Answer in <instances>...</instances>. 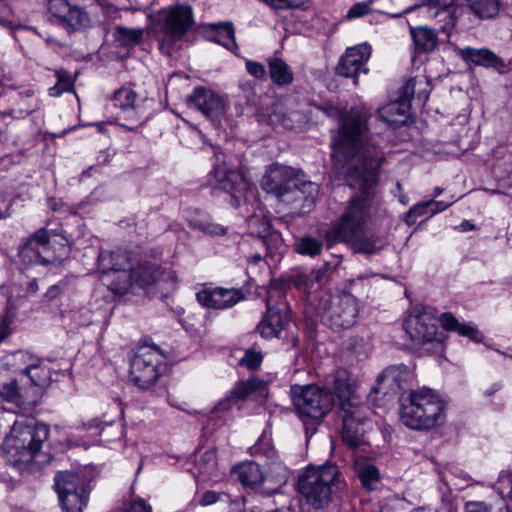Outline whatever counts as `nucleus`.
<instances>
[{
	"instance_id": "a878e982",
	"label": "nucleus",
	"mask_w": 512,
	"mask_h": 512,
	"mask_svg": "<svg viewBox=\"0 0 512 512\" xmlns=\"http://www.w3.org/2000/svg\"><path fill=\"white\" fill-rule=\"evenodd\" d=\"M6 97L12 101L8 113L15 117L29 115L38 109V102L34 98V91L32 89H27L24 92L12 90L7 95H4L0 101L4 102Z\"/></svg>"
},
{
	"instance_id": "5fc2aeb1",
	"label": "nucleus",
	"mask_w": 512,
	"mask_h": 512,
	"mask_svg": "<svg viewBox=\"0 0 512 512\" xmlns=\"http://www.w3.org/2000/svg\"><path fill=\"white\" fill-rule=\"evenodd\" d=\"M220 499V494L215 491H206L199 500L202 506H208L216 503Z\"/></svg>"
},
{
	"instance_id": "393cba45",
	"label": "nucleus",
	"mask_w": 512,
	"mask_h": 512,
	"mask_svg": "<svg viewBox=\"0 0 512 512\" xmlns=\"http://www.w3.org/2000/svg\"><path fill=\"white\" fill-rule=\"evenodd\" d=\"M377 166L376 160L369 159L361 169L358 167H348L349 186L353 189H358L364 197H367L376 183L374 169Z\"/></svg>"
},
{
	"instance_id": "2f4dec72",
	"label": "nucleus",
	"mask_w": 512,
	"mask_h": 512,
	"mask_svg": "<svg viewBox=\"0 0 512 512\" xmlns=\"http://www.w3.org/2000/svg\"><path fill=\"white\" fill-rule=\"evenodd\" d=\"M102 281L116 293H125L133 284L131 270L123 271H103Z\"/></svg>"
},
{
	"instance_id": "a18cd8bd",
	"label": "nucleus",
	"mask_w": 512,
	"mask_h": 512,
	"mask_svg": "<svg viewBox=\"0 0 512 512\" xmlns=\"http://www.w3.org/2000/svg\"><path fill=\"white\" fill-rule=\"evenodd\" d=\"M296 251L303 255L316 256L322 250V243L312 237H304L296 244Z\"/></svg>"
},
{
	"instance_id": "b1692460",
	"label": "nucleus",
	"mask_w": 512,
	"mask_h": 512,
	"mask_svg": "<svg viewBox=\"0 0 512 512\" xmlns=\"http://www.w3.org/2000/svg\"><path fill=\"white\" fill-rule=\"evenodd\" d=\"M293 171L291 168L279 164L270 166L262 179V188L268 192L279 197L282 193L290 187L294 181H292Z\"/></svg>"
},
{
	"instance_id": "13d9d810",
	"label": "nucleus",
	"mask_w": 512,
	"mask_h": 512,
	"mask_svg": "<svg viewBox=\"0 0 512 512\" xmlns=\"http://www.w3.org/2000/svg\"><path fill=\"white\" fill-rule=\"evenodd\" d=\"M454 4V0H427V5L430 7H439L446 10Z\"/></svg>"
},
{
	"instance_id": "6e6552de",
	"label": "nucleus",
	"mask_w": 512,
	"mask_h": 512,
	"mask_svg": "<svg viewBox=\"0 0 512 512\" xmlns=\"http://www.w3.org/2000/svg\"><path fill=\"white\" fill-rule=\"evenodd\" d=\"M334 388L343 418L342 440L356 451L364 445V431L361 425L365 418V407L360 405L348 382L338 379Z\"/></svg>"
},
{
	"instance_id": "603ef678",
	"label": "nucleus",
	"mask_w": 512,
	"mask_h": 512,
	"mask_svg": "<svg viewBox=\"0 0 512 512\" xmlns=\"http://www.w3.org/2000/svg\"><path fill=\"white\" fill-rule=\"evenodd\" d=\"M245 66L248 73L256 79H263L266 76V69L264 65L259 62L247 60Z\"/></svg>"
},
{
	"instance_id": "20e7f679",
	"label": "nucleus",
	"mask_w": 512,
	"mask_h": 512,
	"mask_svg": "<svg viewBox=\"0 0 512 512\" xmlns=\"http://www.w3.org/2000/svg\"><path fill=\"white\" fill-rule=\"evenodd\" d=\"M368 215L364 199L352 198L350 206L342 215L340 222L326 233L327 239L333 243H351L356 252L374 253L377 249V240L367 237L364 228Z\"/></svg>"
},
{
	"instance_id": "a19ab883",
	"label": "nucleus",
	"mask_w": 512,
	"mask_h": 512,
	"mask_svg": "<svg viewBox=\"0 0 512 512\" xmlns=\"http://www.w3.org/2000/svg\"><path fill=\"white\" fill-rule=\"evenodd\" d=\"M295 117H299V115L295 113L287 114L284 107L277 104L274 106L269 119L272 124H278L286 129H292L295 126Z\"/></svg>"
},
{
	"instance_id": "680f3d73",
	"label": "nucleus",
	"mask_w": 512,
	"mask_h": 512,
	"mask_svg": "<svg viewBox=\"0 0 512 512\" xmlns=\"http://www.w3.org/2000/svg\"><path fill=\"white\" fill-rule=\"evenodd\" d=\"M326 272H327L326 267H322V268L312 271L310 274L311 281L321 282L323 280V278L325 277Z\"/></svg>"
},
{
	"instance_id": "69168bd1",
	"label": "nucleus",
	"mask_w": 512,
	"mask_h": 512,
	"mask_svg": "<svg viewBox=\"0 0 512 512\" xmlns=\"http://www.w3.org/2000/svg\"><path fill=\"white\" fill-rule=\"evenodd\" d=\"M60 293V288L59 286L57 285H53L51 286L48 291L46 292L45 296L48 298V299H54L56 298Z\"/></svg>"
},
{
	"instance_id": "423d86ee",
	"label": "nucleus",
	"mask_w": 512,
	"mask_h": 512,
	"mask_svg": "<svg viewBox=\"0 0 512 512\" xmlns=\"http://www.w3.org/2000/svg\"><path fill=\"white\" fill-rule=\"evenodd\" d=\"M48 436L49 429L43 423L33 419L16 421L7 440L10 461L20 471L27 469L25 466L33 461Z\"/></svg>"
},
{
	"instance_id": "7c9ffc66",
	"label": "nucleus",
	"mask_w": 512,
	"mask_h": 512,
	"mask_svg": "<svg viewBox=\"0 0 512 512\" xmlns=\"http://www.w3.org/2000/svg\"><path fill=\"white\" fill-rule=\"evenodd\" d=\"M269 76L277 86L289 85L293 82L294 73L290 66L281 58L271 57L267 60Z\"/></svg>"
},
{
	"instance_id": "f03ea898",
	"label": "nucleus",
	"mask_w": 512,
	"mask_h": 512,
	"mask_svg": "<svg viewBox=\"0 0 512 512\" xmlns=\"http://www.w3.org/2000/svg\"><path fill=\"white\" fill-rule=\"evenodd\" d=\"M399 420L414 431H430L443 426L447 418V401L427 385L417 386L398 405Z\"/></svg>"
},
{
	"instance_id": "dca6fc26",
	"label": "nucleus",
	"mask_w": 512,
	"mask_h": 512,
	"mask_svg": "<svg viewBox=\"0 0 512 512\" xmlns=\"http://www.w3.org/2000/svg\"><path fill=\"white\" fill-rule=\"evenodd\" d=\"M319 187L311 181H303L301 183L293 182V184L281 194L279 200L290 206L297 215H304L311 211L315 204Z\"/></svg>"
},
{
	"instance_id": "4be33fe9",
	"label": "nucleus",
	"mask_w": 512,
	"mask_h": 512,
	"mask_svg": "<svg viewBox=\"0 0 512 512\" xmlns=\"http://www.w3.org/2000/svg\"><path fill=\"white\" fill-rule=\"evenodd\" d=\"M198 302L210 309L231 308L244 299L239 289L223 287H205L196 294Z\"/></svg>"
},
{
	"instance_id": "37998d69",
	"label": "nucleus",
	"mask_w": 512,
	"mask_h": 512,
	"mask_svg": "<svg viewBox=\"0 0 512 512\" xmlns=\"http://www.w3.org/2000/svg\"><path fill=\"white\" fill-rule=\"evenodd\" d=\"M362 486L367 490L374 489L375 485L380 481V472L372 464L362 467L358 472Z\"/></svg>"
},
{
	"instance_id": "72a5a7b5",
	"label": "nucleus",
	"mask_w": 512,
	"mask_h": 512,
	"mask_svg": "<svg viewBox=\"0 0 512 512\" xmlns=\"http://www.w3.org/2000/svg\"><path fill=\"white\" fill-rule=\"evenodd\" d=\"M188 222L191 228L209 236L224 235L227 232L226 227L212 222L209 216L205 214L190 215Z\"/></svg>"
},
{
	"instance_id": "c756f323",
	"label": "nucleus",
	"mask_w": 512,
	"mask_h": 512,
	"mask_svg": "<svg viewBox=\"0 0 512 512\" xmlns=\"http://www.w3.org/2000/svg\"><path fill=\"white\" fill-rule=\"evenodd\" d=\"M210 31L216 34L209 39L215 43L224 46L230 51H236L238 45L235 40V30L231 22L210 23L207 25Z\"/></svg>"
},
{
	"instance_id": "aec40b11",
	"label": "nucleus",
	"mask_w": 512,
	"mask_h": 512,
	"mask_svg": "<svg viewBox=\"0 0 512 512\" xmlns=\"http://www.w3.org/2000/svg\"><path fill=\"white\" fill-rule=\"evenodd\" d=\"M187 104L211 120L219 119L226 111L223 97L205 87L195 88L187 97Z\"/></svg>"
},
{
	"instance_id": "4c0bfd02",
	"label": "nucleus",
	"mask_w": 512,
	"mask_h": 512,
	"mask_svg": "<svg viewBox=\"0 0 512 512\" xmlns=\"http://www.w3.org/2000/svg\"><path fill=\"white\" fill-rule=\"evenodd\" d=\"M238 480L246 486H256L263 481V475L260 467L255 462H246L239 465L236 469Z\"/></svg>"
},
{
	"instance_id": "e433bc0d",
	"label": "nucleus",
	"mask_w": 512,
	"mask_h": 512,
	"mask_svg": "<svg viewBox=\"0 0 512 512\" xmlns=\"http://www.w3.org/2000/svg\"><path fill=\"white\" fill-rule=\"evenodd\" d=\"M23 372L29 377L35 395H39L41 390L50 383V372L46 366L32 364L26 367Z\"/></svg>"
},
{
	"instance_id": "de8ad7c7",
	"label": "nucleus",
	"mask_w": 512,
	"mask_h": 512,
	"mask_svg": "<svg viewBox=\"0 0 512 512\" xmlns=\"http://www.w3.org/2000/svg\"><path fill=\"white\" fill-rule=\"evenodd\" d=\"M384 379L383 373L377 376L376 384L372 387L368 394V402L373 408L382 409L384 405V393L382 392V380Z\"/></svg>"
},
{
	"instance_id": "338daca9",
	"label": "nucleus",
	"mask_w": 512,
	"mask_h": 512,
	"mask_svg": "<svg viewBox=\"0 0 512 512\" xmlns=\"http://www.w3.org/2000/svg\"><path fill=\"white\" fill-rule=\"evenodd\" d=\"M38 289L39 287L36 279H32L27 283V291L29 293H36Z\"/></svg>"
},
{
	"instance_id": "052dcab7",
	"label": "nucleus",
	"mask_w": 512,
	"mask_h": 512,
	"mask_svg": "<svg viewBox=\"0 0 512 512\" xmlns=\"http://www.w3.org/2000/svg\"><path fill=\"white\" fill-rule=\"evenodd\" d=\"M422 8H424V5L423 4H419V5H414V6L407 7L402 13H399V14L391 13V12H387L386 11L385 16L386 17H391V18H396V17H400L402 14H408V13H411L412 11H416V10H419V9H422Z\"/></svg>"
},
{
	"instance_id": "7ed1b4c3",
	"label": "nucleus",
	"mask_w": 512,
	"mask_h": 512,
	"mask_svg": "<svg viewBox=\"0 0 512 512\" xmlns=\"http://www.w3.org/2000/svg\"><path fill=\"white\" fill-rule=\"evenodd\" d=\"M194 24L193 10L189 5L174 4L156 12L151 19V29L160 51L167 56L179 51Z\"/></svg>"
},
{
	"instance_id": "bb28decb",
	"label": "nucleus",
	"mask_w": 512,
	"mask_h": 512,
	"mask_svg": "<svg viewBox=\"0 0 512 512\" xmlns=\"http://www.w3.org/2000/svg\"><path fill=\"white\" fill-rule=\"evenodd\" d=\"M136 99V92L130 88H121L114 93L112 102L115 107L120 109L119 118L130 122L139 118Z\"/></svg>"
},
{
	"instance_id": "f8f14e48",
	"label": "nucleus",
	"mask_w": 512,
	"mask_h": 512,
	"mask_svg": "<svg viewBox=\"0 0 512 512\" xmlns=\"http://www.w3.org/2000/svg\"><path fill=\"white\" fill-rule=\"evenodd\" d=\"M161 357L154 347H141L130 362V381L141 389L153 386L159 376Z\"/></svg>"
},
{
	"instance_id": "2eb2a0df",
	"label": "nucleus",
	"mask_w": 512,
	"mask_h": 512,
	"mask_svg": "<svg viewBox=\"0 0 512 512\" xmlns=\"http://www.w3.org/2000/svg\"><path fill=\"white\" fill-rule=\"evenodd\" d=\"M417 375L409 366L400 363L386 367V396L397 398L398 405L402 398L415 391Z\"/></svg>"
},
{
	"instance_id": "6e6d98bb",
	"label": "nucleus",
	"mask_w": 512,
	"mask_h": 512,
	"mask_svg": "<svg viewBox=\"0 0 512 512\" xmlns=\"http://www.w3.org/2000/svg\"><path fill=\"white\" fill-rule=\"evenodd\" d=\"M126 512H152V509L143 500H138L132 502Z\"/></svg>"
},
{
	"instance_id": "864d4df0",
	"label": "nucleus",
	"mask_w": 512,
	"mask_h": 512,
	"mask_svg": "<svg viewBox=\"0 0 512 512\" xmlns=\"http://www.w3.org/2000/svg\"><path fill=\"white\" fill-rule=\"evenodd\" d=\"M427 203L429 206L430 216L433 217L434 215L439 214L448 209L453 202L437 201L431 199L427 200Z\"/></svg>"
},
{
	"instance_id": "c03bdc74",
	"label": "nucleus",
	"mask_w": 512,
	"mask_h": 512,
	"mask_svg": "<svg viewBox=\"0 0 512 512\" xmlns=\"http://www.w3.org/2000/svg\"><path fill=\"white\" fill-rule=\"evenodd\" d=\"M422 216H427L426 220L431 218L427 201L413 205L408 212L404 214L403 220L408 226H412L416 224L417 219Z\"/></svg>"
},
{
	"instance_id": "5701e85b",
	"label": "nucleus",
	"mask_w": 512,
	"mask_h": 512,
	"mask_svg": "<svg viewBox=\"0 0 512 512\" xmlns=\"http://www.w3.org/2000/svg\"><path fill=\"white\" fill-rule=\"evenodd\" d=\"M459 56L468 64L492 68L500 74H504L507 70V64L505 61L496 55L491 49L486 47L473 48L467 46L460 49Z\"/></svg>"
},
{
	"instance_id": "79ce46f5",
	"label": "nucleus",
	"mask_w": 512,
	"mask_h": 512,
	"mask_svg": "<svg viewBox=\"0 0 512 512\" xmlns=\"http://www.w3.org/2000/svg\"><path fill=\"white\" fill-rule=\"evenodd\" d=\"M57 83L49 89L51 96H59L73 88L74 79L66 70L56 71Z\"/></svg>"
},
{
	"instance_id": "4d7b16f0",
	"label": "nucleus",
	"mask_w": 512,
	"mask_h": 512,
	"mask_svg": "<svg viewBox=\"0 0 512 512\" xmlns=\"http://www.w3.org/2000/svg\"><path fill=\"white\" fill-rule=\"evenodd\" d=\"M391 193L394 195V197L398 198V201L401 204L406 205L408 203L409 198L406 194L403 193V188L400 182H396L395 190H391Z\"/></svg>"
},
{
	"instance_id": "c9c22d12",
	"label": "nucleus",
	"mask_w": 512,
	"mask_h": 512,
	"mask_svg": "<svg viewBox=\"0 0 512 512\" xmlns=\"http://www.w3.org/2000/svg\"><path fill=\"white\" fill-rule=\"evenodd\" d=\"M100 262L103 271H123L132 270L130 267V259L126 251L117 250L107 255H100Z\"/></svg>"
},
{
	"instance_id": "f257e3e1",
	"label": "nucleus",
	"mask_w": 512,
	"mask_h": 512,
	"mask_svg": "<svg viewBox=\"0 0 512 512\" xmlns=\"http://www.w3.org/2000/svg\"><path fill=\"white\" fill-rule=\"evenodd\" d=\"M403 328L414 345L430 344L434 353L445 352V343L449 338L446 332H455L474 343H482L484 340V335L476 325L461 323L449 311L441 313L438 320L430 313H418L406 319Z\"/></svg>"
},
{
	"instance_id": "3c124183",
	"label": "nucleus",
	"mask_w": 512,
	"mask_h": 512,
	"mask_svg": "<svg viewBox=\"0 0 512 512\" xmlns=\"http://www.w3.org/2000/svg\"><path fill=\"white\" fill-rule=\"evenodd\" d=\"M275 9H294L303 5L306 0H263Z\"/></svg>"
},
{
	"instance_id": "09e8293b",
	"label": "nucleus",
	"mask_w": 512,
	"mask_h": 512,
	"mask_svg": "<svg viewBox=\"0 0 512 512\" xmlns=\"http://www.w3.org/2000/svg\"><path fill=\"white\" fill-rule=\"evenodd\" d=\"M262 354L254 350H247L244 357L241 358L239 364L245 366L250 370H256L259 368L262 362Z\"/></svg>"
},
{
	"instance_id": "58836bf2",
	"label": "nucleus",
	"mask_w": 512,
	"mask_h": 512,
	"mask_svg": "<svg viewBox=\"0 0 512 512\" xmlns=\"http://www.w3.org/2000/svg\"><path fill=\"white\" fill-rule=\"evenodd\" d=\"M144 36V29L141 28H127L124 26H117L114 32L115 41L123 47H132L142 42Z\"/></svg>"
},
{
	"instance_id": "cd10ccee",
	"label": "nucleus",
	"mask_w": 512,
	"mask_h": 512,
	"mask_svg": "<svg viewBox=\"0 0 512 512\" xmlns=\"http://www.w3.org/2000/svg\"><path fill=\"white\" fill-rule=\"evenodd\" d=\"M213 177L221 189L231 193L244 190L247 187L243 175L238 171L229 169L226 164L217 165L213 170Z\"/></svg>"
},
{
	"instance_id": "473e14b6",
	"label": "nucleus",
	"mask_w": 512,
	"mask_h": 512,
	"mask_svg": "<svg viewBox=\"0 0 512 512\" xmlns=\"http://www.w3.org/2000/svg\"><path fill=\"white\" fill-rule=\"evenodd\" d=\"M0 396L8 402L15 403L18 407L23 410H30L36 404L37 400H24L22 395L18 391L17 381L12 379L9 382L0 381Z\"/></svg>"
},
{
	"instance_id": "4468645a",
	"label": "nucleus",
	"mask_w": 512,
	"mask_h": 512,
	"mask_svg": "<svg viewBox=\"0 0 512 512\" xmlns=\"http://www.w3.org/2000/svg\"><path fill=\"white\" fill-rule=\"evenodd\" d=\"M295 328L288 314V307L285 302L273 304L271 298L267 299V311L258 324L257 330L263 338H278L283 331H290Z\"/></svg>"
},
{
	"instance_id": "e2e57ef3",
	"label": "nucleus",
	"mask_w": 512,
	"mask_h": 512,
	"mask_svg": "<svg viewBox=\"0 0 512 512\" xmlns=\"http://www.w3.org/2000/svg\"><path fill=\"white\" fill-rule=\"evenodd\" d=\"M459 227L462 232H468L476 229L475 224H473L470 220H463Z\"/></svg>"
},
{
	"instance_id": "bf43d9fd",
	"label": "nucleus",
	"mask_w": 512,
	"mask_h": 512,
	"mask_svg": "<svg viewBox=\"0 0 512 512\" xmlns=\"http://www.w3.org/2000/svg\"><path fill=\"white\" fill-rule=\"evenodd\" d=\"M10 324L11 320L8 318L3 319L0 323V344L11 333Z\"/></svg>"
},
{
	"instance_id": "f704fd0d",
	"label": "nucleus",
	"mask_w": 512,
	"mask_h": 512,
	"mask_svg": "<svg viewBox=\"0 0 512 512\" xmlns=\"http://www.w3.org/2000/svg\"><path fill=\"white\" fill-rule=\"evenodd\" d=\"M133 283L139 286H148L155 283L161 276L160 268L157 264L144 262L136 269H132Z\"/></svg>"
},
{
	"instance_id": "c85d7f7f",
	"label": "nucleus",
	"mask_w": 512,
	"mask_h": 512,
	"mask_svg": "<svg viewBox=\"0 0 512 512\" xmlns=\"http://www.w3.org/2000/svg\"><path fill=\"white\" fill-rule=\"evenodd\" d=\"M410 33L415 51L418 53L432 52L438 45V37L433 29L410 26Z\"/></svg>"
},
{
	"instance_id": "a211bd4d",
	"label": "nucleus",
	"mask_w": 512,
	"mask_h": 512,
	"mask_svg": "<svg viewBox=\"0 0 512 512\" xmlns=\"http://www.w3.org/2000/svg\"><path fill=\"white\" fill-rule=\"evenodd\" d=\"M49 11L59 19L60 24L69 31H78L91 26L88 13L67 0H49Z\"/></svg>"
},
{
	"instance_id": "774afa93",
	"label": "nucleus",
	"mask_w": 512,
	"mask_h": 512,
	"mask_svg": "<svg viewBox=\"0 0 512 512\" xmlns=\"http://www.w3.org/2000/svg\"><path fill=\"white\" fill-rule=\"evenodd\" d=\"M467 512H489L486 506L477 504L474 508L468 509Z\"/></svg>"
},
{
	"instance_id": "39448f33",
	"label": "nucleus",
	"mask_w": 512,
	"mask_h": 512,
	"mask_svg": "<svg viewBox=\"0 0 512 512\" xmlns=\"http://www.w3.org/2000/svg\"><path fill=\"white\" fill-rule=\"evenodd\" d=\"M414 93L415 80L411 78L399 89L397 99L386 103V140L391 146L412 141L411 125L416 120L412 112Z\"/></svg>"
},
{
	"instance_id": "6ab92c4d",
	"label": "nucleus",
	"mask_w": 512,
	"mask_h": 512,
	"mask_svg": "<svg viewBox=\"0 0 512 512\" xmlns=\"http://www.w3.org/2000/svg\"><path fill=\"white\" fill-rule=\"evenodd\" d=\"M268 395L267 384L258 377L238 381L230 392V396L219 401L215 407L216 411H226L233 403L253 398L256 401H263Z\"/></svg>"
},
{
	"instance_id": "0eeeda50",
	"label": "nucleus",
	"mask_w": 512,
	"mask_h": 512,
	"mask_svg": "<svg viewBox=\"0 0 512 512\" xmlns=\"http://www.w3.org/2000/svg\"><path fill=\"white\" fill-rule=\"evenodd\" d=\"M340 484L338 467L332 464L307 467L298 479V490L315 509L325 508Z\"/></svg>"
},
{
	"instance_id": "412c9836",
	"label": "nucleus",
	"mask_w": 512,
	"mask_h": 512,
	"mask_svg": "<svg viewBox=\"0 0 512 512\" xmlns=\"http://www.w3.org/2000/svg\"><path fill=\"white\" fill-rule=\"evenodd\" d=\"M370 54L371 48L366 43L347 48L336 67L337 74L343 77L353 78L354 84H357L358 75L361 72H367L364 66Z\"/></svg>"
},
{
	"instance_id": "9d476101",
	"label": "nucleus",
	"mask_w": 512,
	"mask_h": 512,
	"mask_svg": "<svg viewBox=\"0 0 512 512\" xmlns=\"http://www.w3.org/2000/svg\"><path fill=\"white\" fill-rule=\"evenodd\" d=\"M359 303L350 293H341L330 297L321 308L322 322L332 330L348 329L356 323Z\"/></svg>"
},
{
	"instance_id": "ea45409f",
	"label": "nucleus",
	"mask_w": 512,
	"mask_h": 512,
	"mask_svg": "<svg viewBox=\"0 0 512 512\" xmlns=\"http://www.w3.org/2000/svg\"><path fill=\"white\" fill-rule=\"evenodd\" d=\"M501 3L499 0H469V7L479 18L489 19L498 15Z\"/></svg>"
},
{
	"instance_id": "8fccbe9b",
	"label": "nucleus",
	"mask_w": 512,
	"mask_h": 512,
	"mask_svg": "<svg viewBox=\"0 0 512 512\" xmlns=\"http://www.w3.org/2000/svg\"><path fill=\"white\" fill-rule=\"evenodd\" d=\"M371 2H372V0H370L369 2H359V3L354 4L348 10V12L346 14V18L347 19H355V18H359V17H362V16L368 14L371 11V9L369 7Z\"/></svg>"
},
{
	"instance_id": "0e129e2a",
	"label": "nucleus",
	"mask_w": 512,
	"mask_h": 512,
	"mask_svg": "<svg viewBox=\"0 0 512 512\" xmlns=\"http://www.w3.org/2000/svg\"><path fill=\"white\" fill-rule=\"evenodd\" d=\"M502 388L500 383H493L489 388L484 391V395L490 397Z\"/></svg>"
},
{
	"instance_id": "9b49d317",
	"label": "nucleus",
	"mask_w": 512,
	"mask_h": 512,
	"mask_svg": "<svg viewBox=\"0 0 512 512\" xmlns=\"http://www.w3.org/2000/svg\"><path fill=\"white\" fill-rule=\"evenodd\" d=\"M362 122L352 116L341 119L340 131L333 140V155L336 168L344 167V163L356 157L360 151V135Z\"/></svg>"
},
{
	"instance_id": "1a4fd4ad",
	"label": "nucleus",
	"mask_w": 512,
	"mask_h": 512,
	"mask_svg": "<svg viewBox=\"0 0 512 512\" xmlns=\"http://www.w3.org/2000/svg\"><path fill=\"white\" fill-rule=\"evenodd\" d=\"M293 405L297 414L306 420L319 421L333 407L334 396L329 389L316 385H292L290 388Z\"/></svg>"
},
{
	"instance_id": "49530a36",
	"label": "nucleus",
	"mask_w": 512,
	"mask_h": 512,
	"mask_svg": "<svg viewBox=\"0 0 512 512\" xmlns=\"http://www.w3.org/2000/svg\"><path fill=\"white\" fill-rule=\"evenodd\" d=\"M197 465L203 474L209 475L211 472H213L217 467L216 450L212 448L206 450L197 461Z\"/></svg>"
},
{
	"instance_id": "ddd939ff",
	"label": "nucleus",
	"mask_w": 512,
	"mask_h": 512,
	"mask_svg": "<svg viewBox=\"0 0 512 512\" xmlns=\"http://www.w3.org/2000/svg\"><path fill=\"white\" fill-rule=\"evenodd\" d=\"M55 486L64 512H83L88 501V490L81 477L72 472H60Z\"/></svg>"
},
{
	"instance_id": "f3484780",
	"label": "nucleus",
	"mask_w": 512,
	"mask_h": 512,
	"mask_svg": "<svg viewBox=\"0 0 512 512\" xmlns=\"http://www.w3.org/2000/svg\"><path fill=\"white\" fill-rule=\"evenodd\" d=\"M51 242L45 229L36 231L20 248L19 256L24 264H47L57 260L56 255L50 253Z\"/></svg>"
}]
</instances>
